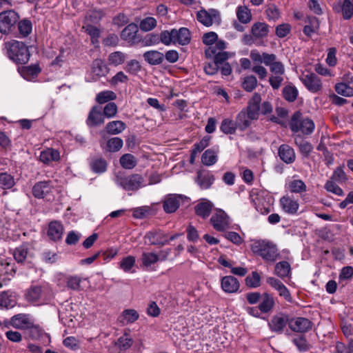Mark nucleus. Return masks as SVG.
I'll list each match as a JSON object with an SVG mask.
<instances>
[{"mask_svg":"<svg viewBox=\"0 0 353 353\" xmlns=\"http://www.w3.org/2000/svg\"><path fill=\"white\" fill-rule=\"evenodd\" d=\"M32 321L28 314H18L10 319L9 323L14 328L26 330L32 326Z\"/></svg>","mask_w":353,"mask_h":353,"instance_id":"nucleus-19","label":"nucleus"},{"mask_svg":"<svg viewBox=\"0 0 353 353\" xmlns=\"http://www.w3.org/2000/svg\"><path fill=\"white\" fill-rule=\"evenodd\" d=\"M191 39L190 32L186 28H181L179 30L176 29L174 34V44L187 45L190 43Z\"/></svg>","mask_w":353,"mask_h":353,"instance_id":"nucleus-30","label":"nucleus"},{"mask_svg":"<svg viewBox=\"0 0 353 353\" xmlns=\"http://www.w3.org/2000/svg\"><path fill=\"white\" fill-rule=\"evenodd\" d=\"M274 273L275 275L282 279L285 278H291V265L288 261H285L278 262L274 266Z\"/></svg>","mask_w":353,"mask_h":353,"instance_id":"nucleus-24","label":"nucleus"},{"mask_svg":"<svg viewBox=\"0 0 353 353\" xmlns=\"http://www.w3.org/2000/svg\"><path fill=\"white\" fill-rule=\"evenodd\" d=\"M227 43L223 40L217 41L214 45L209 46L205 50L207 58H214L216 54L226 48Z\"/></svg>","mask_w":353,"mask_h":353,"instance_id":"nucleus-29","label":"nucleus"},{"mask_svg":"<svg viewBox=\"0 0 353 353\" xmlns=\"http://www.w3.org/2000/svg\"><path fill=\"white\" fill-rule=\"evenodd\" d=\"M238 129L236 125V121H233L230 119H225L222 121L220 130L226 134H233Z\"/></svg>","mask_w":353,"mask_h":353,"instance_id":"nucleus-43","label":"nucleus"},{"mask_svg":"<svg viewBox=\"0 0 353 353\" xmlns=\"http://www.w3.org/2000/svg\"><path fill=\"white\" fill-rule=\"evenodd\" d=\"M123 140L119 137L110 139L106 143V148L108 152H115L119 151L123 146Z\"/></svg>","mask_w":353,"mask_h":353,"instance_id":"nucleus-48","label":"nucleus"},{"mask_svg":"<svg viewBox=\"0 0 353 353\" xmlns=\"http://www.w3.org/2000/svg\"><path fill=\"white\" fill-rule=\"evenodd\" d=\"M15 184L14 176L8 172L0 173V188L8 190L12 188Z\"/></svg>","mask_w":353,"mask_h":353,"instance_id":"nucleus-40","label":"nucleus"},{"mask_svg":"<svg viewBox=\"0 0 353 353\" xmlns=\"http://www.w3.org/2000/svg\"><path fill=\"white\" fill-rule=\"evenodd\" d=\"M212 207L213 205L210 201H202L195 206V212L198 216L205 219L210 214Z\"/></svg>","mask_w":353,"mask_h":353,"instance_id":"nucleus-32","label":"nucleus"},{"mask_svg":"<svg viewBox=\"0 0 353 353\" xmlns=\"http://www.w3.org/2000/svg\"><path fill=\"white\" fill-rule=\"evenodd\" d=\"M312 323L304 317H296L290 319L289 327L296 332H306L312 328Z\"/></svg>","mask_w":353,"mask_h":353,"instance_id":"nucleus-11","label":"nucleus"},{"mask_svg":"<svg viewBox=\"0 0 353 353\" xmlns=\"http://www.w3.org/2000/svg\"><path fill=\"white\" fill-rule=\"evenodd\" d=\"M59 158V152L53 148H47L42 151L39 156L40 161L46 164H49L52 161H57Z\"/></svg>","mask_w":353,"mask_h":353,"instance_id":"nucleus-27","label":"nucleus"},{"mask_svg":"<svg viewBox=\"0 0 353 353\" xmlns=\"http://www.w3.org/2000/svg\"><path fill=\"white\" fill-rule=\"evenodd\" d=\"M115 182L125 191L135 192L145 185L144 178L139 174L117 175Z\"/></svg>","mask_w":353,"mask_h":353,"instance_id":"nucleus-4","label":"nucleus"},{"mask_svg":"<svg viewBox=\"0 0 353 353\" xmlns=\"http://www.w3.org/2000/svg\"><path fill=\"white\" fill-rule=\"evenodd\" d=\"M141 68L139 62L135 59H132L126 63L124 68L127 72L132 74H137V73L141 70Z\"/></svg>","mask_w":353,"mask_h":353,"instance_id":"nucleus-64","label":"nucleus"},{"mask_svg":"<svg viewBox=\"0 0 353 353\" xmlns=\"http://www.w3.org/2000/svg\"><path fill=\"white\" fill-rule=\"evenodd\" d=\"M19 16L12 10L3 11L0 13V32L3 34H8L14 29L19 21Z\"/></svg>","mask_w":353,"mask_h":353,"instance_id":"nucleus-6","label":"nucleus"},{"mask_svg":"<svg viewBox=\"0 0 353 353\" xmlns=\"http://www.w3.org/2000/svg\"><path fill=\"white\" fill-rule=\"evenodd\" d=\"M150 245L163 246L169 243L168 236L161 230H151L147 232L144 236Z\"/></svg>","mask_w":353,"mask_h":353,"instance_id":"nucleus-14","label":"nucleus"},{"mask_svg":"<svg viewBox=\"0 0 353 353\" xmlns=\"http://www.w3.org/2000/svg\"><path fill=\"white\" fill-rule=\"evenodd\" d=\"M145 61L150 65H159L164 60V54L157 50H149L143 55Z\"/></svg>","mask_w":353,"mask_h":353,"instance_id":"nucleus-26","label":"nucleus"},{"mask_svg":"<svg viewBox=\"0 0 353 353\" xmlns=\"http://www.w3.org/2000/svg\"><path fill=\"white\" fill-rule=\"evenodd\" d=\"M283 94L285 99L292 102L296 100L298 96V90L294 86L288 85L283 88Z\"/></svg>","mask_w":353,"mask_h":353,"instance_id":"nucleus-53","label":"nucleus"},{"mask_svg":"<svg viewBox=\"0 0 353 353\" xmlns=\"http://www.w3.org/2000/svg\"><path fill=\"white\" fill-rule=\"evenodd\" d=\"M214 228L218 231H223L229 226L228 216L223 210H219L210 218Z\"/></svg>","mask_w":353,"mask_h":353,"instance_id":"nucleus-15","label":"nucleus"},{"mask_svg":"<svg viewBox=\"0 0 353 353\" xmlns=\"http://www.w3.org/2000/svg\"><path fill=\"white\" fill-rule=\"evenodd\" d=\"M121 165L125 169H132L137 165V160L131 154H125L119 159Z\"/></svg>","mask_w":353,"mask_h":353,"instance_id":"nucleus-47","label":"nucleus"},{"mask_svg":"<svg viewBox=\"0 0 353 353\" xmlns=\"http://www.w3.org/2000/svg\"><path fill=\"white\" fill-rule=\"evenodd\" d=\"M135 257L133 256H128L124 257L119 263V268L124 272H128L134 267L135 264Z\"/></svg>","mask_w":353,"mask_h":353,"instance_id":"nucleus-57","label":"nucleus"},{"mask_svg":"<svg viewBox=\"0 0 353 353\" xmlns=\"http://www.w3.org/2000/svg\"><path fill=\"white\" fill-rule=\"evenodd\" d=\"M214 181V177L211 174H202L198 172L196 182L201 189L209 188Z\"/></svg>","mask_w":353,"mask_h":353,"instance_id":"nucleus-37","label":"nucleus"},{"mask_svg":"<svg viewBox=\"0 0 353 353\" xmlns=\"http://www.w3.org/2000/svg\"><path fill=\"white\" fill-rule=\"evenodd\" d=\"M142 265L149 267L159 261V256L154 252H143L141 257Z\"/></svg>","mask_w":353,"mask_h":353,"instance_id":"nucleus-46","label":"nucleus"},{"mask_svg":"<svg viewBox=\"0 0 353 353\" xmlns=\"http://www.w3.org/2000/svg\"><path fill=\"white\" fill-rule=\"evenodd\" d=\"M257 85V79L254 75L245 77L242 83L243 88L247 92H252Z\"/></svg>","mask_w":353,"mask_h":353,"instance_id":"nucleus-54","label":"nucleus"},{"mask_svg":"<svg viewBox=\"0 0 353 353\" xmlns=\"http://www.w3.org/2000/svg\"><path fill=\"white\" fill-rule=\"evenodd\" d=\"M300 80L311 92L316 93L322 88V83L321 79L317 74L312 72L302 74Z\"/></svg>","mask_w":353,"mask_h":353,"instance_id":"nucleus-8","label":"nucleus"},{"mask_svg":"<svg viewBox=\"0 0 353 353\" xmlns=\"http://www.w3.org/2000/svg\"><path fill=\"white\" fill-rule=\"evenodd\" d=\"M185 201L188 202V198L182 194H170L163 201V210L167 213L174 212Z\"/></svg>","mask_w":353,"mask_h":353,"instance_id":"nucleus-10","label":"nucleus"},{"mask_svg":"<svg viewBox=\"0 0 353 353\" xmlns=\"http://www.w3.org/2000/svg\"><path fill=\"white\" fill-rule=\"evenodd\" d=\"M117 105L114 102L108 103L103 108V114L108 119L114 117L117 113Z\"/></svg>","mask_w":353,"mask_h":353,"instance_id":"nucleus-59","label":"nucleus"},{"mask_svg":"<svg viewBox=\"0 0 353 353\" xmlns=\"http://www.w3.org/2000/svg\"><path fill=\"white\" fill-rule=\"evenodd\" d=\"M332 8L335 12L342 13L345 20L350 19L353 15V4L350 0H339L333 3Z\"/></svg>","mask_w":353,"mask_h":353,"instance_id":"nucleus-13","label":"nucleus"},{"mask_svg":"<svg viewBox=\"0 0 353 353\" xmlns=\"http://www.w3.org/2000/svg\"><path fill=\"white\" fill-rule=\"evenodd\" d=\"M268 26L265 23L257 22L252 27V33L256 38H263L268 34Z\"/></svg>","mask_w":353,"mask_h":353,"instance_id":"nucleus-38","label":"nucleus"},{"mask_svg":"<svg viewBox=\"0 0 353 353\" xmlns=\"http://www.w3.org/2000/svg\"><path fill=\"white\" fill-rule=\"evenodd\" d=\"M289 188L293 193H302L306 191V185L302 180L296 179L290 182Z\"/></svg>","mask_w":353,"mask_h":353,"instance_id":"nucleus-56","label":"nucleus"},{"mask_svg":"<svg viewBox=\"0 0 353 353\" xmlns=\"http://www.w3.org/2000/svg\"><path fill=\"white\" fill-rule=\"evenodd\" d=\"M132 339L125 334L119 338L115 345L121 350H126L132 346Z\"/></svg>","mask_w":353,"mask_h":353,"instance_id":"nucleus-52","label":"nucleus"},{"mask_svg":"<svg viewBox=\"0 0 353 353\" xmlns=\"http://www.w3.org/2000/svg\"><path fill=\"white\" fill-rule=\"evenodd\" d=\"M343 168H344V165L342 166L337 167L334 170L330 180L336 182L340 184L345 183L348 179H347V176L345 172H344Z\"/></svg>","mask_w":353,"mask_h":353,"instance_id":"nucleus-45","label":"nucleus"},{"mask_svg":"<svg viewBox=\"0 0 353 353\" xmlns=\"http://www.w3.org/2000/svg\"><path fill=\"white\" fill-rule=\"evenodd\" d=\"M353 82L352 77L350 81L347 83H339L335 85V91L344 97H353V88L350 86V83Z\"/></svg>","mask_w":353,"mask_h":353,"instance_id":"nucleus-35","label":"nucleus"},{"mask_svg":"<svg viewBox=\"0 0 353 353\" xmlns=\"http://www.w3.org/2000/svg\"><path fill=\"white\" fill-rule=\"evenodd\" d=\"M90 166L93 172L96 173H103L107 169V162L102 158H98L91 161Z\"/></svg>","mask_w":353,"mask_h":353,"instance_id":"nucleus-49","label":"nucleus"},{"mask_svg":"<svg viewBox=\"0 0 353 353\" xmlns=\"http://www.w3.org/2000/svg\"><path fill=\"white\" fill-rule=\"evenodd\" d=\"M126 128L125 123L122 121H112L105 125V132L109 134H119Z\"/></svg>","mask_w":353,"mask_h":353,"instance_id":"nucleus-31","label":"nucleus"},{"mask_svg":"<svg viewBox=\"0 0 353 353\" xmlns=\"http://www.w3.org/2000/svg\"><path fill=\"white\" fill-rule=\"evenodd\" d=\"M52 185L50 181H43L36 183L32 187V194L37 199H43L51 192Z\"/></svg>","mask_w":353,"mask_h":353,"instance_id":"nucleus-18","label":"nucleus"},{"mask_svg":"<svg viewBox=\"0 0 353 353\" xmlns=\"http://www.w3.org/2000/svg\"><path fill=\"white\" fill-rule=\"evenodd\" d=\"M294 143L298 146L300 152L305 157H308L313 150L312 145L303 140L300 136H297L294 139Z\"/></svg>","mask_w":353,"mask_h":353,"instance_id":"nucleus-36","label":"nucleus"},{"mask_svg":"<svg viewBox=\"0 0 353 353\" xmlns=\"http://www.w3.org/2000/svg\"><path fill=\"white\" fill-rule=\"evenodd\" d=\"M157 26V21L154 17H148L140 23V28L143 31H150Z\"/></svg>","mask_w":353,"mask_h":353,"instance_id":"nucleus-61","label":"nucleus"},{"mask_svg":"<svg viewBox=\"0 0 353 353\" xmlns=\"http://www.w3.org/2000/svg\"><path fill=\"white\" fill-rule=\"evenodd\" d=\"M196 19L200 23L209 27L214 22L220 20V13L216 9H209L208 10L201 9L197 12Z\"/></svg>","mask_w":353,"mask_h":353,"instance_id":"nucleus-9","label":"nucleus"},{"mask_svg":"<svg viewBox=\"0 0 353 353\" xmlns=\"http://www.w3.org/2000/svg\"><path fill=\"white\" fill-rule=\"evenodd\" d=\"M236 17L239 21L242 23H248L252 19L250 10L246 6H242L237 7Z\"/></svg>","mask_w":353,"mask_h":353,"instance_id":"nucleus-42","label":"nucleus"},{"mask_svg":"<svg viewBox=\"0 0 353 353\" xmlns=\"http://www.w3.org/2000/svg\"><path fill=\"white\" fill-rule=\"evenodd\" d=\"M125 54L121 52H114L109 54L108 62L111 65H119L124 63Z\"/></svg>","mask_w":353,"mask_h":353,"instance_id":"nucleus-51","label":"nucleus"},{"mask_svg":"<svg viewBox=\"0 0 353 353\" xmlns=\"http://www.w3.org/2000/svg\"><path fill=\"white\" fill-rule=\"evenodd\" d=\"M261 102V95L255 92L248 101V106L236 115V125L239 130L245 131L251 125L253 121L259 119Z\"/></svg>","mask_w":353,"mask_h":353,"instance_id":"nucleus-1","label":"nucleus"},{"mask_svg":"<svg viewBox=\"0 0 353 353\" xmlns=\"http://www.w3.org/2000/svg\"><path fill=\"white\" fill-rule=\"evenodd\" d=\"M117 94L111 90H105L100 92L96 96V101L99 104H103L107 102L116 99Z\"/></svg>","mask_w":353,"mask_h":353,"instance_id":"nucleus-44","label":"nucleus"},{"mask_svg":"<svg viewBox=\"0 0 353 353\" xmlns=\"http://www.w3.org/2000/svg\"><path fill=\"white\" fill-rule=\"evenodd\" d=\"M109 72V68L101 59H94L91 64V71L86 77L87 81H97L100 77L105 76Z\"/></svg>","mask_w":353,"mask_h":353,"instance_id":"nucleus-7","label":"nucleus"},{"mask_svg":"<svg viewBox=\"0 0 353 353\" xmlns=\"http://www.w3.org/2000/svg\"><path fill=\"white\" fill-rule=\"evenodd\" d=\"M261 303L259 305V309L262 313L270 312L274 306V300L273 296L268 293H263L261 298Z\"/></svg>","mask_w":353,"mask_h":353,"instance_id":"nucleus-28","label":"nucleus"},{"mask_svg":"<svg viewBox=\"0 0 353 353\" xmlns=\"http://www.w3.org/2000/svg\"><path fill=\"white\" fill-rule=\"evenodd\" d=\"M290 128L294 132L301 131L303 134H310L314 129V123L310 119H301V114L296 112L292 117L290 121Z\"/></svg>","mask_w":353,"mask_h":353,"instance_id":"nucleus-5","label":"nucleus"},{"mask_svg":"<svg viewBox=\"0 0 353 353\" xmlns=\"http://www.w3.org/2000/svg\"><path fill=\"white\" fill-rule=\"evenodd\" d=\"M280 205L287 214H294L297 212L299 204L298 201L290 196H283L280 199Z\"/></svg>","mask_w":353,"mask_h":353,"instance_id":"nucleus-21","label":"nucleus"},{"mask_svg":"<svg viewBox=\"0 0 353 353\" xmlns=\"http://www.w3.org/2000/svg\"><path fill=\"white\" fill-rule=\"evenodd\" d=\"M138 32L137 26L134 23L128 25L121 32V38L128 42H134Z\"/></svg>","mask_w":353,"mask_h":353,"instance_id":"nucleus-34","label":"nucleus"},{"mask_svg":"<svg viewBox=\"0 0 353 353\" xmlns=\"http://www.w3.org/2000/svg\"><path fill=\"white\" fill-rule=\"evenodd\" d=\"M18 30L22 37H27L32 31V23L30 20L23 19L18 23Z\"/></svg>","mask_w":353,"mask_h":353,"instance_id":"nucleus-55","label":"nucleus"},{"mask_svg":"<svg viewBox=\"0 0 353 353\" xmlns=\"http://www.w3.org/2000/svg\"><path fill=\"white\" fill-rule=\"evenodd\" d=\"M43 296V290L40 285H32L26 293V300L31 303H37L41 301Z\"/></svg>","mask_w":353,"mask_h":353,"instance_id":"nucleus-25","label":"nucleus"},{"mask_svg":"<svg viewBox=\"0 0 353 353\" xmlns=\"http://www.w3.org/2000/svg\"><path fill=\"white\" fill-rule=\"evenodd\" d=\"M103 17V12L100 10H90L85 17L86 21L92 23H99Z\"/></svg>","mask_w":353,"mask_h":353,"instance_id":"nucleus-58","label":"nucleus"},{"mask_svg":"<svg viewBox=\"0 0 353 353\" xmlns=\"http://www.w3.org/2000/svg\"><path fill=\"white\" fill-rule=\"evenodd\" d=\"M221 285L222 290L226 293H235L240 288L239 281L233 276H223Z\"/></svg>","mask_w":353,"mask_h":353,"instance_id":"nucleus-23","label":"nucleus"},{"mask_svg":"<svg viewBox=\"0 0 353 353\" xmlns=\"http://www.w3.org/2000/svg\"><path fill=\"white\" fill-rule=\"evenodd\" d=\"M265 13L269 20L275 21L280 17L279 10L274 4H269L265 10Z\"/></svg>","mask_w":353,"mask_h":353,"instance_id":"nucleus-62","label":"nucleus"},{"mask_svg":"<svg viewBox=\"0 0 353 353\" xmlns=\"http://www.w3.org/2000/svg\"><path fill=\"white\" fill-rule=\"evenodd\" d=\"M261 277L256 272H252L251 276H248L245 279V284L250 288H257L261 285Z\"/></svg>","mask_w":353,"mask_h":353,"instance_id":"nucleus-60","label":"nucleus"},{"mask_svg":"<svg viewBox=\"0 0 353 353\" xmlns=\"http://www.w3.org/2000/svg\"><path fill=\"white\" fill-rule=\"evenodd\" d=\"M104 117L102 113V108L100 106H93L89 112L86 119V124L88 127H96L104 123Z\"/></svg>","mask_w":353,"mask_h":353,"instance_id":"nucleus-12","label":"nucleus"},{"mask_svg":"<svg viewBox=\"0 0 353 353\" xmlns=\"http://www.w3.org/2000/svg\"><path fill=\"white\" fill-rule=\"evenodd\" d=\"M63 231V225L60 221H52L48 225L47 235L50 240L58 241L62 239Z\"/></svg>","mask_w":353,"mask_h":353,"instance_id":"nucleus-20","label":"nucleus"},{"mask_svg":"<svg viewBox=\"0 0 353 353\" xmlns=\"http://www.w3.org/2000/svg\"><path fill=\"white\" fill-rule=\"evenodd\" d=\"M176 29H172L170 31L164 30L160 34L159 38L161 43L165 46H169L171 43L174 44V34Z\"/></svg>","mask_w":353,"mask_h":353,"instance_id":"nucleus-50","label":"nucleus"},{"mask_svg":"<svg viewBox=\"0 0 353 353\" xmlns=\"http://www.w3.org/2000/svg\"><path fill=\"white\" fill-rule=\"evenodd\" d=\"M306 24L303 30V33L307 37H312V35L316 32L319 28V22L316 17H310L306 21Z\"/></svg>","mask_w":353,"mask_h":353,"instance_id":"nucleus-33","label":"nucleus"},{"mask_svg":"<svg viewBox=\"0 0 353 353\" xmlns=\"http://www.w3.org/2000/svg\"><path fill=\"white\" fill-rule=\"evenodd\" d=\"M278 154L281 160L287 164H291L296 159L294 150L288 144H282L278 150Z\"/></svg>","mask_w":353,"mask_h":353,"instance_id":"nucleus-22","label":"nucleus"},{"mask_svg":"<svg viewBox=\"0 0 353 353\" xmlns=\"http://www.w3.org/2000/svg\"><path fill=\"white\" fill-rule=\"evenodd\" d=\"M334 182L328 180L325 184V188L327 191L332 192L338 196H343L344 194L343 190Z\"/></svg>","mask_w":353,"mask_h":353,"instance_id":"nucleus-63","label":"nucleus"},{"mask_svg":"<svg viewBox=\"0 0 353 353\" xmlns=\"http://www.w3.org/2000/svg\"><path fill=\"white\" fill-rule=\"evenodd\" d=\"M139 317V313L133 309H127L123 311L120 318V321L123 323H132L135 322Z\"/></svg>","mask_w":353,"mask_h":353,"instance_id":"nucleus-39","label":"nucleus"},{"mask_svg":"<svg viewBox=\"0 0 353 353\" xmlns=\"http://www.w3.org/2000/svg\"><path fill=\"white\" fill-rule=\"evenodd\" d=\"M252 250L268 262L274 263L281 257L276 244L268 240L254 241L252 244Z\"/></svg>","mask_w":353,"mask_h":353,"instance_id":"nucleus-2","label":"nucleus"},{"mask_svg":"<svg viewBox=\"0 0 353 353\" xmlns=\"http://www.w3.org/2000/svg\"><path fill=\"white\" fill-rule=\"evenodd\" d=\"M6 48L8 57L16 63L25 64L29 61L30 54L23 42L12 40L6 43Z\"/></svg>","mask_w":353,"mask_h":353,"instance_id":"nucleus-3","label":"nucleus"},{"mask_svg":"<svg viewBox=\"0 0 353 353\" xmlns=\"http://www.w3.org/2000/svg\"><path fill=\"white\" fill-rule=\"evenodd\" d=\"M290 321L288 316L285 314H279L274 316L269 322L268 325L272 332L281 333L284 327Z\"/></svg>","mask_w":353,"mask_h":353,"instance_id":"nucleus-16","label":"nucleus"},{"mask_svg":"<svg viewBox=\"0 0 353 353\" xmlns=\"http://www.w3.org/2000/svg\"><path fill=\"white\" fill-rule=\"evenodd\" d=\"M217 161L216 152L212 149L206 150L201 157V162L207 166H210Z\"/></svg>","mask_w":353,"mask_h":353,"instance_id":"nucleus-41","label":"nucleus"},{"mask_svg":"<svg viewBox=\"0 0 353 353\" xmlns=\"http://www.w3.org/2000/svg\"><path fill=\"white\" fill-rule=\"evenodd\" d=\"M14 260L18 263H23L27 259L32 258V253L28 243H24L17 247L13 252Z\"/></svg>","mask_w":353,"mask_h":353,"instance_id":"nucleus-17","label":"nucleus"}]
</instances>
